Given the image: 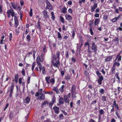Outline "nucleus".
<instances>
[{
	"label": "nucleus",
	"instance_id": "nucleus-1",
	"mask_svg": "<svg viewBox=\"0 0 122 122\" xmlns=\"http://www.w3.org/2000/svg\"><path fill=\"white\" fill-rule=\"evenodd\" d=\"M91 48V49L93 51V52L94 53H96L97 50V47L95 45V43L94 42H92Z\"/></svg>",
	"mask_w": 122,
	"mask_h": 122
},
{
	"label": "nucleus",
	"instance_id": "nucleus-2",
	"mask_svg": "<svg viewBox=\"0 0 122 122\" xmlns=\"http://www.w3.org/2000/svg\"><path fill=\"white\" fill-rule=\"evenodd\" d=\"M7 16L8 18H9L10 16V14H11L12 16L13 17L15 16V12H14V11L11 9H9V10L7 11Z\"/></svg>",
	"mask_w": 122,
	"mask_h": 122
},
{
	"label": "nucleus",
	"instance_id": "nucleus-3",
	"mask_svg": "<svg viewBox=\"0 0 122 122\" xmlns=\"http://www.w3.org/2000/svg\"><path fill=\"white\" fill-rule=\"evenodd\" d=\"M46 9H49L50 10H52V7L50 2L48 0H46Z\"/></svg>",
	"mask_w": 122,
	"mask_h": 122
},
{
	"label": "nucleus",
	"instance_id": "nucleus-4",
	"mask_svg": "<svg viewBox=\"0 0 122 122\" xmlns=\"http://www.w3.org/2000/svg\"><path fill=\"white\" fill-rule=\"evenodd\" d=\"M52 63L53 64V66H54L57 67L59 69V67L58 66H60V63L59 60H57L55 63H54L52 61Z\"/></svg>",
	"mask_w": 122,
	"mask_h": 122
},
{
	"label": "nucleus",
	"instance_id": "nucleus-5",
	"mask_svg": "<svg viewBox=\"0 0 122 122\" xmlns=\"http://www.w3.org/2000/svg\"><path fill=\"white\" fill-rule=\"evenodd\" d=\"M43 14L44 15V18H45L46 19H49V16L47 15L48 12L46 10H45L43 11Z\"/></svg>",
	"mask_w": 122,
	"mask_h": 122
},
{
	"label": "nucleus",
	"instance_id": "nucleus-6",
	"mask_svg": "<svg viewBox=\"0 0 122 122\" xmlns=\"http://www.w3.org/2000/svg\"><path fill=\"white\" fill-rule=\"evenodd\" d=\"M53 109L55 111V112L56 114H58L60 112L59 108L58 107L55 106L53 108Z\"/></svg>",
	"mask_w": 122,
	"mask_h": 122
},
{
	"label": "nucleus",
	"instance_id": "nucleus-7",
	"mask_svg": "<svg viewBox=\"0 0 122 122\" xmlns=\"http://www.w3.org/2000/svg\"><path fill=\"white\" fill-rule=\"evenodd\" d=\"M113 58L112 56H110L107 57L106 58L105 60V61L106 62L111 61Z\"/></svg>",
	"mask_w": 122,
	"mask_h": 122
},
{
	"label": "nucleus",
	"instance_id": "nucleus-8",
	"mask_svg": "<svg viewBox=\"0 0 122 122\" xmlns=\"http://www.w3.org/2000/svg\"><path fill=\"white\" fill-rule=\"evenodd\" d=\"M76 87L75 86L73 85L71 88V91L72 95H74L75 93Z\"/></svg>",
	"mask_w": 122,
	"mask_h": 122
},
{
	"label": "nucleus",
	"instance_id": "nucleus-9",
	"mask_svg": "<svg viewBox=\"0 0 122 122\" xmlns=\"http://www.w3.org/2000/svg\"><path fill=\"white\" fill-rule=\"evenodd\" d=\"M113 106L114 107L116 108L117 110H119V108L118 107V105L116 103V101L115 100H114L112 104Z\"/></svg>",
	"mask_w": 122,
	"mask_h": 122
},
{
	"label": "nucleus",
	"instance_id": "nucleus-10",
	"mask_svg": "<svg viewBox=\"0 0 122 122\" xmlns=\"http://www.w3.org/2000/svg\"><path fill=\"white\" fill-rule=\"evenodd\" d=\"M97 7V3L94 4V5L91 6V11L93 12L95 9Z\"/></svg>",
	"mask_w": 122,
	"mask_h": 122
},
{
	"label": "nucleus",
	"instance_id": "nucleus-11",
	"mask_svg": "<svg viewBox=\"0 0 122 122\" xmlns=\"http://www.w3.org/2000/svg\"><path fill=\"white\" fill-rule=\"evenodd\" d=\"M64 99L65 102L66 103H69V100L66 95H65L64 97Z\"/></svg>",
	"mask_w": 122,
	"mask_h": 122
},
{
	"label": "nucleus",
	"instance_id": "nucleus-12",
	"mask_svg": "<svg viewBox=\"0 0 122 122\" xmlns=\"http://www.w3.org/2000/svg\"><path fill=\"white\" fill-rule=\"evenodd\" d=\"M30 101V98L29 97H27L26 99L24 100V101L25 103H28Z\"/></svg>",
	"mask_w": 122,
	"mask_h": 122
},
{
	"label": "nucleus",
	"instance_id": "nucleus-13",
	"mask_svg": "<svg viewBox=\"0 0 122 122\" xmlns=\"http://www.w3.org/2000/svg\"><path fill=\"white\" fill-rule=\"evenodd\" d=\"M65 17L66 19H67V20H71L72 19L71 16L70 15L68 14L66 15Z\"/></svg>",
	"mask_w": 122,
	"mask_h": 122
},
{
	"label": "nucleus",
	"instance_id": "nucleus-14",
	"mask_svg": "<svg viewBox=\"0 0 122 122\" xmlns=\"http://www.w3.org/2000/svg\"><path fill=\"white\" fill-rule=\"evenodd\" d=\"M40 95H41V96L37 98V99L39 100H43L45 99V96L43 94H41Z\"/></svg>",
	"mask_w": 122,
	"mask_h": 122
},
{
	"label": "nucleus",
	"instance_id": "nucleus-15",
	"mask_svg": "<svg viewBox=\"0 0 122 122\" xmlns=\"http://www.w3.org/2000/svg\"><path fill=\"white\" fill-rule=\"evenodd\" d=\"M121 53V52H120L119 54L117 56L116 58V60L117 58H118V61L119 62L120 61H121V56H120V55Z\"/></svg>",
	"mask_w": 122,
	"mask_h": 122
},
{
	"label": "nucleus",
	"instance_id": "nucleus-16",
	"mask_svg": "<svg viewBox=\"0 0 122 122\" xmlns=\"http://www.w3.org/2000/svg\"><path fill=\"white\" fill-rule=\"evenodd\" d=\"M54 87L53 89V91H55L56 93L57 94H59L60 93L58 89V88H57V87Z\"/></svg>",
	"mask_w": 122,
	"mask_h": 122
},
{
	"label": "nucleus",
	"instance_id": "nucleus-17",
	"mask_svg": "<svg viewBox=\"0 0 122 122\" xmlns=\"http://www.w3.org/2000/svg\"><path fill=\"white\" fill-rule=\"evenodd\" d=\"M100 22V20L99 19H96L94 22V24L95 25H98Z\"/></svg>",
	"mask_w": 122,
	"mask_h": 122
},
{
	"label": "nucleus",
	"instance_id": "nucleus-18",
	"mask_svg": "<svg viewBox=\"0 0 122 122\" xmlns=\"http://www.w3.org/2000/svg\"><path fill=\"white\" fill-rule=\"evenodd\" d=\"M59 103L60 104H63L64 103L63 99L61 97H60L59 99Z\"/></svg>",
	"mask_w": 122,
	"mask_h": 122
},
{
	"label": "nucleus",
	"instance_id": "nucleus-19",
	"mask_svg": "<svg viewBox=\"0 0 122 122\" xmlns=\"http://www.w3.org/2000/svg\"><path fill=\"white\" fill-rule=\"evenodd\" d=\"M67 12V9L66 7H65L62 8L61 10V12L63 13H66Z\"/></svg>",
	"mask_w": 122,
	"mask_h": 122
},
{
	"label": "nucleus",
	"instance_id": "nucleus-20",
	"mask_svg": "<svg viewBox=\"0 0 122 122\" xmlns=\"http://www.w3.org/2000/svg\"><path fill=\"white\" fill-rule=\"evenodd\" d=\"M37 60H38L40 61H42L43 60V57L41 56L40 57H37Z\"/></svg>",
	"mask_w": 122,
	"mask_h": 122
},
{
	"label": "nucleus",
	"instance_id": "nucleus-21",
	"mask_svg": "<svg viewBox=\"0 0 122 122\" xmlns=\"http://www.w3.org/2000/svg\"><path fill=\"white\" fill-rule=\"evenodd\" d=\"M102 100L103 101H105L107 100V97L105 96H102Z\"/></svg>",
	"mask_w": 122,
	"mask_h": 122
},
{
	"label": "nucleus",
	"instance_id": "nucleus-22",
	"mask_svg": "<svg viewBox=\"0 0 122 122\" xmlns=\"http://www.w3.org/2000/svg\"><path fill=\"white\" fill-rule=\"evenodd\" d=\"M65 87V86L63 85L62 86H61V87L59 89V90L61 91V92H63L64 91V88Z\"/></svg>",
	"mask_w": 122,
	"mask_h": 122
},
{
	"label": "nucleus",
	"instance_id": "nucleus-23",
	"mask_svg": "<svg viewBox=\"0 0 122 122\" xmlns=\"http://www.w3.org/2000/svg\"><path fill=\"white\" fill-rule=\"evenodd\" d=\"M50 77L49 76V77H46L45 78L47 83L48 84H49L50 82Z\"/></svg>",
	"mask_w": 122,
	"mask_h": 122
},
{
	"label": "nucleus",
	"instance_id": "nucleus-24",
	"mask_svg": "<svg viewBox=\"0 0 122 122\" xmlns=\"http://www.w3.org/2000/svg\"><path fill=\"white\" fill-rule=\"evenodd\" d=\"M60 51H57L56 52V56H57V58L58 59V60L60 59Z\"/></svg>",
	"mask_w": 122,
	"mask_h": 122
},
{
	"label": "nucleus",
	"instance_id": "nucleus-25",
	"mask_svg": "<svg viewBox=\"0 0 122 122\" xmlns=\"http://www.w3.org/2000/svg\"><path fill=\"white\" fill-rule=\"evenodd\" d=\"M30 36L28 34L27 35V37H26V39L27 41L29 42L30 40Z\"/></svg>",
	"mask_w": 122,
	"mask_h": 122
},
{
	"label": "nucleus",
	"instance_id": "nucleus-26",
	"mask_svg": "<svg viewBox=\"0 0 122 122\" xmlns=\"http://www.w3.org/2000/svg\"><path fill=\"white\" fill-rule=\"evenodd\" d=\"M115 67L114 66V65L113 66L112 69V74H114L115 73Z\"/></svg>",
	"mask_w": 122,
	"mask_h": 122
},
{
	"label": "nucleus",
	"instance_id": "nucleus-27",
	"mask_svg": "<svg viewBox=\"0 0 122 122\" xmlns=\"http://www.w3.org/2000/svg\"><path fill=\"white\" fill-rule=\"evenodd\" d=\"M58 37V38H60L61 40L62 39V36L60 33L59 32H57Z\"/></svg>",
	"mask_w": 122,
	"mask_h": 122
},
{
	"label": "nucleus",
	"instance_id": "nucleus-28",
	"mask_svg": "<svg viewBox=\"0 0 122 122\" xmlns=\"http://www.w3.org/2000/svg\"><path fill=\"white\" fill-rule=\"evenodd\" d=\"M51 14L52 16V17H51V18L53 20H54L55 19V16L54 15L53 12H51Z\"/></svg>",
	"mask_w": 122,
	"mask_h": 122
},
{
	"label": "nucleus",
	"instance_id": "nucleus-29",
	"mask_svg": "<svg viewBox=\"0 0 122 122\" xmlns=\"http://www.w3.org/2000/svg\"><path fill=\"white\" fill-rule=\"evenodd\" d=\"M18 21H15V26L17 28L18 25Z\"/></svg>",
	"mask_w": 122,
	"mask_h": 122
},
{
	"label": "nucleus",
	"instance_id": "nucleus-30",
	"mask_svg": "<svg viewBox=\"0 0 122 122\" xmlns=\"http://www.w3.org/2000/svg\"><path fill=\"white\" fill-rule=\"evenodd\" d=\"M60 17V18L61 21L63 23H64L65 21L63 17L61 16Z\"/></svg>",
	"mask_w": 122,
	"mask_h": 122
},
{
	"label": "nucleus",
	"instance_id": "nucleus-31",
	"mask_svg": "<svg viewBox=\"0 0 122 122\" xmlns=\"http://www.w3.org/2000/svg\"><path fill=\"white\" fill-rule=\"evenodd\" d=\"M13 90H10V94L9 95L10 97L11 98L12 97V94L13 92Z\"/></svg>",
	"mask_w": 122,
	"mask_h": 122
},
{
	"label": "nucleus",
	"instance_id": "nucleus-32",
	"mask_svg": "<svg viewBox=\"0 0 122 122\" xmlns=\"http://www.w3.org/2000/svg\"><path fill=\"white\" fill-rule=\"evenodd\" d=\"M99 92L101 93L102 94H103L104 93V90L103 89H100L99 90Z\"/></svg>",
	"mask_w": 122,
	"mask_h": 122
},
{
	"label": "nucleus",
	"instance_id": "nucleus-33",
	"mask_svg": "<svg viewBox=\"0 0 122 122\" xmlns=\"http://www.w3.org/2000/svg\"><path fill=\"white\" fill-rule=\"evenodd\" d=\"M99 112L100 115L103 114L104 113V112L102 109H101L99 110Z\"/></svg>",
	"mask_w": 122,
	"mask_h": 122
},
{
	"label": "nucleus",
	"instance_id": "nucleus-34",
	"mask_svg": "<svg viewBox=\"0 0 122 122\" xmlns=\"http://www.w3.org/2000/svg\"><path fill=\"white\" fill-rule=\"evenodd\" d=\"M88 49L87 50V51L88 52H89V53L92 52L90 50V46L89 44L88 45Z\"/></svg>",
	"mask_w": 122,
	"mask_h": 122
},
{
	"label": "nucleus",
	"instance_id": "nucleus-35",
	"mask_svg": "<svg viewBox=\"0 0 122 122\" xmlns=\"http://www.w3.org/2000/svg\"><path fill=\"white\" fill-rule=\"evenodd\" d=\"M89 25L91 27H92V25L93 24V20H92V21L90 20L89 21Z\"/></svg>",
	"mask_w": 122,
	"mask_h": 122
},
{
	"label": "nucleus",
	"instance_id": "nucleus-36",
	"mask_svg": "<svg viewBox=\"0 0 122 122\" xmlns=\"http://www.w3.org/2000/svg\"><path fill=\"white\" fill-rule=\"evenodd\" d=\"M13 117V113L12 112H10L9 115V117L11 118Z\"/></svg>",
	"mask_w": 122,
	"mask_h": 122
},
{
	"label": "nucleus",
	"instance_id": "nucleus-37",
	"mask_svg": "<svg viewBox=\"0 0 122 122\" xmlns=\"http://www.w3.org/2000/svg\"><path fill=\"white\" fill-rule=\"evenodd\" d=\"M36 61H37V63L38 65V66H41V64L40 62V61L39 60H37V59L36 60Z\"/></svg>",
	"mask_w": 122,
	"mask_h": 122
},
{
	"label": "nucleus",
	"instance_id": "nucleus-38",
	"mask_svg": "<svg viewBox=\"0 0 122 122\" xmlns=\"http://www.w3.org/2000/svg\"><path fill=\"white\" fill-rule=\"evenodd\" d=\"M83 44V42L82 41H81V44L80 46H78L77 47V49H79V50L81 48Z\"/></svg>",
	"mask_w": 122,
	"mask_h": 122
},
{
	"label": "nucleus",
	"instance_id": "nucleus-39",
	"mask_svg": "<svg viewBox=\"0 0 122 122\" xmlns=\"http://www.w3.org/2000/svg\"><path fill=\"white\" fill-rule=\"evenodd\" d=\"M32 9H31L30 10V12H29V15L30 17H31L32 16Z\"/></svg>",
	"mask_w": 122,
	"mask_h": 122
},
{
	"label": "nucleus",
	"instance_id": "nucleus-40",
	"mask_svg": "<svg viewBox=\"0 0 122 122\" xmlns=\"http://www.w3.org/2000/svg\"><path fill=\"white\" fill-rule=\"evenodd\" d=\"M37 25H38V26H37V28H38L40 30H41V26H40V22L39 21L37 22Z\"/></svg>",
	"mask_w": 122,
	"mask_h": 122
},
{
	"label": "nucleus",
	"instance_id": "nucleus-41",
	"mask_svg": "<svg viewBox=\"0 0 122 122\" xmlns=\"http://www.w3.org/2000/svg\"><path fill=\"white\" fill-rule=\"evenodd\" d=\"M20 28V27H18V29H17L15 30V32L16 33L18 34L20 32L19 29Z\"/></svg>",
	"mask_w": 122,
	"mask_h": 122
},
{
	"label": "nucleus",
	"instance_id": "nucleus-42",
	"mask_svg": "<svg viewBox=\"0 0 122 122\" xmlns=\"http://www.w3.org/2000/svg\"><path fill=\"white\" fill-rule=\"evenodd\" d=\"M11 5L12 7L14 8V9H15L16 8L15 5L14 3L12 2L11 3Z\"/></svg>",
	"mask_w": 122,
	"mask_h": 122
},
{
	"label": "nucleus",
	"instance_id": "nucleus-43",
	"mask_svg": "<svg viewBox=\"0 0 122 122\" xmlns=\"http://www.w3.org/2000/svg\"><path fill=\"white\" fill-rule=\"evenodd\" d=\"M47 103V101L44 102L41 104V107H43V106L46 105Z\"/></svg>",
	"mask_w": 122,
	"mask_h": 122
},
{
	"label": "nucleus",
	"instance_id": "nucleus-44",
	"mask_svg": "<svg viewBox=\"0 0 122 122\" xmlns=\"http://www.w3.org/2000/svg\"><path fill=\"white\" fill-rule=\"evenodd\" d=\"M103 19L104 20V21H106L107 20V16L106 15H104Z\"/></svg>",
	"mask_w": 122,
	"mask_h": 122
},
{
	"label": "nucleus",
	"instance_id": "nucleus-45",
	"mask_svg": "<svg viewBox=\"0 0 122 122\" xmlns=\"http://www.w3.org/2000/svg\"><path fill=\"white\" fill-rule=\"evenodd\" d=\"M101 80L98 79L97 80V82L99 85H101L102 83V81Z\"/></svg>",
	"mask_w": 122,
	"mask_h": 122
},
{
	"label": "nucleus",
	"instance_id": "nucleus-46",
	"mask_svg": "<svg viewBox=\"0 0 122 122\" xmlns=\"http://www.w3.org/2000/svg\"><path fill=\"white\" fill-rule=\"evenodd\" d=\"M90 29V34L91 35H93V33L92 31V30L91 28L90 27L89 28Z\"/></svg>",
	"mask_w": 122,
	"mask_h": 122
},
{
	"label": "nucleus",
	"instance_id": "nucleus-47",
	"mask_svg": "<svg viewBox=\"0 0 122 122\" xmlns=\"http://www.w3.org/2000/svg\"><path fill=\"white\" fill-rule=\"evenodd\" d=\"M59 117L60 119H62L64 118L63 115L62 114H61L60 115Z\"/></svg>",
	"mask_w": 122,
	"mask_h": 122
},
{
	"label": "nucleus",
	"instance_id": "nucleus-48",
	"mask_svg": "<svg viewBox=\"0 0 122 122\" xmlns=\"http://www.w3.org/2000/svg\"><path fill=\"white\" fill-rule=\"evenodd\" d=\"M99 79L103 81V78L102 76H98Z\"/></svg>",
	"mask_w": 122,
	"mask_h": 122
},
{
	"label": "nucleus",
	"instance_id": "nucleus-49",
	"mask_svg": "<svg viewBox=\"0 0 122 122\" xmlns=\"http://www.w3.org/2000/svg\"><path fill=\"white\" fill-rule=\"evenodd\" d=\"M117 21V19H116L115 17L114 18L112 19L111 20V21L113 23L116 22Z\"/></svg>",
	"mask_w": 122,
	"mask_h": 122
},
{
	"label": "nucleus",
	"instance_id": "nucleus-50",
	"mask_svg": "<svg viewBox=\"0 0 122 122\" xmlns=\"http://www.w3.org/2000/svg\"><path fill=\"white\" fill-rule=\"evenodd\" d=\"M21 72L22 74V75L23 76H25V72L24 69H22Z\"/></svg>",
	"mask_w": 122,
	"mask_h": 122
},
{
	"label": "nucleus",
	"instance_id": "nucleus-51",
	"mask_svg": "<svg viewBox=\"0 0 122 122\" xmlns=\"http://www.w3.org/2000/svg\"><path fill=\"white\" fill-rule=\"evenodd\" d=\"M14 86V83H13L11 86L10 89L13 90V88Z\"/></svg>",
	"mask_w": 122,
	"mask_h": 122
},
{
	"label": "nucleus",
	"instance_id": "nucleus-52",
	"mask_svg": "<svg viewBox=\"0 0 122 122\" xmlns=\"http://www.w3.org/2000/svg\"><path fill=\"white\" fill-rule=\"evenodd\" d=\"M35 62H33L32 65V70H33L34 69V66H35Z\"/></svg>",
	"mask_w": 122,
	"mask_h": 122
},
{
	"label": "nucleus",
	"instance_id": "nucleus-53",
	"mask_svg": "<svg viewBox=\"0 0 122 122\" xmlns=\"http://www.w3.org/2000/svg\"><path fill=\"white\" fill-rule=\"evenodd\" d=\"M85 2V0H80L79 1V3L80 4H81L82 2L83 3H84Z\"/></svg>",
	"mask_w": 122,
	"mask_h": 122
},
{
	"label": "nucleus",
	"instance_id": "nucleus-54",
	"mask_svg": "<svg viewBox=\"0 0 122 122\" xmlns=\"http://www.w3.org/2000/svg\"><path fill=\"white\" fill-rule=\"evenodd\" d=\"M30 77L29 76L28 77L27 79V84L30 83Z\"/></svg>",
	"mask_w": 122,
	"mask_h": 122
},
{
	"label": "nucleus",
	"instance_id": "nucleus-55",
	"mask_svg": "<svg viewBox=\"0 0 122 122\" xmlns=\"http://www.w3.org/2000/svg\"><path fill=\"white\" fill-rule=\"evenodd\" d=\"M50 82H51L52 84H54L55 82V80L54 79L52 78L50 80Z\"/></svg>",
	"mask_w": 122,
	"mask_h": 122
},
{
	"label": "nucleus",
	"instance_id": "nucleus-56",
	"mask_svg": "<svg viewBox=\"0 0 122 122\" xmlns=\"http://www.w3.org/2000/svg\"><path fill=\"white\" fill-rule=\"evenodd\" d=\"M114 65H117V66L119 67L120 65V64L119 62H116L114 63Z\"/></svg>",
	"mask_w": 122,
	"mask_h": 122
},
{
	"label": "nucleus",
	"instance_id": "nucleus-57",
	"mask_svg": "<svg viewBox=\"0 0 122 122\" xmlns=\"http://www.w3.org/2000/svg\"><path fill=\"white\" fill-rule=\"evenodd\" d=\"M96 73L98 76H102L101 73H100L98 71H97L96 72Z\"/></svg>",
	"mask_w": 122,
	"mask_h": 122
},
{
	"label": "nucleus",
	"instance_id": "nucleus-58",
	"mask_svg": "<svg viewBox=\"0 0 122 122\" xmlns=\"http://www.w3.org/2000/svg\"><path fill=\"white\" fill-rule=\"evenodd\" d=\"M42 89H40L39 90H38V92H39V93H40V95H41V94H43L42 93Z\"/></svg>",
	"mask_w": 122,
	"mask_h": 122
},
{
	"label": "nucleus",
	"instance_id": "nucleus-59",
	"mask_svg": "<svg viewBox=\"0 0 122 122\" xmlns=\"http://www.w3.org/2000/svg\"><path fill=\"white\" fill-rule=\"evenodd\" d=\"M43 51L45 53L46 52V47L45 45L44 46V48H43Z\"/></svg>",
	"mask_w": 122,
	"mask_h": 122
},
{
	"label": "nucleus",
	"instance_id": "nucleus-60",
	"mask_svg": "<svg viewBox=\"0 0 122 122\" xmlns=\"http://www.w3.org/2000/svg\"><path fill=\"white\" fill-rule=\"evenodd\" d=\"M72 37L73 38V39L74 38L75 35V33L74 32V30H72Z\"/></svg>",
	"mask_w": 122,
	"mask_h": 122
},
{
	"label": "nucleus",
	"instance_id": "nucleus-61",
	"mask_svg": "<svg viewBox=\"0 0 122 122\" xmlns=\"http://www.w3.org/2000/svg\"><path fill=\"white\" fill-rule=\"evenodd\" d=\"M12 37V34L11 33H10L9 35V39L10 41H11Z\"/></svg>",
	"mask_w": 122,
	"mask_h": 122
},
{
	"label": "nucleus",
	"instance_id": "nucleus-62",
	"mask_svg": "<svg viewBox=\"0 0 122 122\" xmlns=\"http://www.w3.org/2000/svg\"><path fill=\"white\" fill-rule=\"evenodd\" d=\"M20 4L21 6H22L24 4V2L23 0H20Z\"/></svg>",
	"mask_w": 122,
	"mask_h": 122
},
{
	"label": "nucleus",
	"instance_id": "nucleus-63",
	"mask_svg": "<svg viewBox=\"0 0 122 122\" xmlns=\"http://www.w3.org/2000/svg\"><path fill=\"white\" fill-rule=\"evenodd\" d=\"M42 72L43 74H45L46 73L45 69L44 67H43L42 68Z\"/></svg>",
	"mask_w": 122,
	"mask_h": 122
},
{
	"label": "nucleus",
	"instance_id": "nucleus-64",
	"mask_svg": "<svg viewBox=\"0 0 122 122\" xmlns=\"http://www.w3.org/2000/svg\"><path fill=\"white\" fill-rule=\"evenodd\" d=\"M18 74H17L15 75V80L18 79Z\"/></svg>",
	"mask_w": 122,
	"mask_h": 122
}]
</instances>
